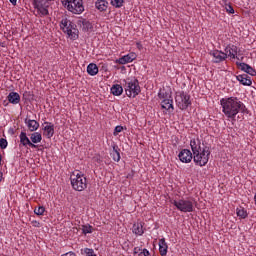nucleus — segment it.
I'll list each match as a JSON object with an SVG mask.
<instances>
[{
  "label": "nucleus",
  "instance_id": "nucleus-4",
  "mask_svg": "<svg viewBox=\"0 0 256 256\" xmlns=\"http://www.w3.org/2000/svg\"><path fill=\"white\" fill-rule=\"evenodd\" d=\"M123 87L127 97H137L141 93V86L139 85V80L137 78H127L123 80Z\"/></svg>",
  "mask_w": 256,
  "mask_h": 256
},
{
  "label": "nucleus",
  "instance_id": "nucleus-3",
  "mask_svg": "<svg viewBox=\"0 0 256 256\" xmlns=\"http://www.w3.org/2000/svg\"><path fill=\"white\" fill-rule=\"evenodd\" d=\"M60 29L63 33H66L72 41H77V39H79V29H77V24L73 23L69 18L63 17L61 19Z\"/></svg>",
  "mask_w": 256,
  "mask_h": 256
},
{
  "label": "nucleus",
  "instance_id": "nucleus-32",
  "mask_svg": "<svg viewBox=\"0 0 256 256\" xmlns=\"http://www.w3.org/2000/svg\"><path fill=\"white\" fill-rule=\"evenodd\" d=\"M82 232L84 235H87L89 233H93V226L87 224L82 226Z\"/></svg>",
  "mask_w": 256,
  "mask_h": 256
},
{
  "label": "nucleus",
  "instance_id": "nucleus-46",
  "mask_svg": "<svg viewBox=\"0 0 256 256\" xmlns=\"http://www.w3.org/2000/svg\"><path fill=\"white\" fill-rule=\"evenodd\" d=\"M137 46H138V47H141V44H140V43H137Z\"/></svg>",
  "mask_w": 256,
  "mask_h": 256
},
{
  "label": "nucleus",
  "instance_id": "nucleus-37",
  "mask_svg": "<svg viewBox=\"0 0 256 256\" xmlns=\"http://www.w3.org/2000/svg\"><path fill=\"white\" fill-rule=\"evenodd\" d=\"M226 11H227V13H230L231 15H233V13H235V9H233V6H231L230 4H226Z\"/></svg>",
  "mask_w": 256,
  "mask_h": 256
},
{
  "label": "nucleus",
  "instance_id": "nucleus-15",
  "mask_svg": "<svg viewBox=\"0 0 256 256\" xmlns=\"http://www.w3.org/2000/svg\"><path fill=\"white\" fill-rule=\"evenodd\" d=\"M77 25L82 28V31H84V33H89L93 29V24L85 18H80L77 21Z\"/></svg>",
  "mask_w": 256,
  "mask_h": 256
},
{
  "label": "nucleus",
  "instance_id": "nucleus-8",
  "mask_svg": "<svg viewBox=\"0 0 256 256\" xmlns=\"http://www.w3.org/2000/svg\"><path fill=\"white\" fill-rule=\"evenodd\" d=\"M175 101L178 109L185 111L191 105V96L185 91L176 92Z\"/></svg>",
  "mask_w": 256,
  "mask_h": 256
},
{
  "label": "nucleus",
  "instance_id": "nucleus-19",
  "mask_svg": "<svg viewBox=\"0 0 256 256\" xmlns=\"http://www.w3.org/2000/svg\"><path fill=\"white\" fill-rule=\"evenodd\" d=\"M236 79L241 85H244L245 87H251V85H253V80H251L247 74H240L236 76Z\"/></svg>",
  "mask_w": 256,
  "mask_h": 256
},
{
  "label": "nucleus",
  "instance_id": "nucleus-43",
  "mask_svg": "<svg viewBox=\"0 0 256 256\" xmlns=\"http://www.w3.org/2000/svg\"><path fill=\"white\" fill-rule=\"evenodd\" d=\"M35 227H39V222L35 221Z\"/></svg>",
  "mask_w": 256,
  "mask_h": 256
},
{
  "label": "nucleus",
  "instance_id": "nucleus-41",
  "mask_svg": "<svg viewBox=\"0 0 256 256\" xmlns=\"http://www.w3.org/2000/svg\"><path fill=\"white\" fill-rule=\"evenodd\" d=\"M3 181V172H0V183Z\"/></svg>",
  "mask_w": 256,
  "mask_h": 256
},
{
  "label": "nucleus",
  "instance_id": "nucleus-28",
  "mask_svg": "<svg viewBox=\"0 0 256 256\" xmlns=\"http://www.w3.org/2000/svg\"><path fill=\"white\" fill-rule=\"evenodd\" d=\"M30 141L33 145H37V143H41V141H43V136L39 132H34L30 135Z\"/></svg>",
  "mask_w": 256,
  "mask_h": 256
},
{
  "label": "nucleus",
  "instance_id": "nucleus-17",
  "mask_svg": "<svg viewBox=\"0 0 256 256\" xmlns=\"http://www.w3.org/2000/svg\"><path fill=\"white\" fill-rule=\"evenodd\" d=\"M135 59H137V55L135 53H129L127 55L120 57L117 60V63H119V65H127V63H133Z\"/></svg>",
  "mask_w": 256,
  "mask_h": 256
},
{
  "label": "nucleus",
  "instance_id": "nucleus-33",
  "mask_svg": "<svg viewBox=\"0 0 256 256\" xmlns=\"http://www.w3.org/2000/svg\"><path fill=\"white\" fill-rule=\"evenodd\" d=\"M7 145H9V142H7V139L0 138V149H7Z\"/></svg>",
  "mask_w": 256,
  "mask_h": 256
},
{
  "label": "nucleus",
  "instance_id": "nucleus-12",
  "mask_svg": "<svg viewBox=\"0 0 256 256\" xmlns=\"http://www.w3.org/2000/svg\"><path fill=\"white\" fill-rule=\"evenodd\" d=\"M43 135L46 139H51L55 135V125L51 122H44Z\"/></svg>",
  "mask_w": 256,
  "mask_h": 256
},
{
  "label": "nucleus",
  "instance_id": "nucleus-42",
  "mask_svg": "<svg viewBox=\"0 0 256 256\" xmlns=\"http://www.w3.org/2000/svg\"><path fill=\"white\" fill-rule=\"evenodd\" d=\"M35 227H39V222L35 221Z\"/></svg>",
  "mask_w": 256,
  "mask_h": 256
},
{
  "label": "nucleus",
  "instance_id": "nucleus-34",
  "mask_svg": "<svg viewBox=\"0 0 256 256\" xmlns=\"http://www.w3.org/2000/svg\"><path fill=\"white\" fill-rule=\"evenodd\" d=\"M34 213H35V215H39V216L43 215V213H45V207L40 206V207L34 209Z\"/></svg>",
  "mask_w": 256,
  "mask_h": 256
},
{
  "label": "nucleus",
  "instance_id": "nucleus-13",
  "mask_svg": "<svg viewBox=\"0 0 256 256\" xmlns=\"http://www.w3.org/2000/svg\"><path fill=\"white\" fill-rule=\"evenodd\" d=\"M236 65L241 71H243L244 73H247V75H251V77H255L256 71L249 64L245 62H236Z\"/></svg>",
  "mask_w": 256,
  "mask_h": 256
},
{
  "label": "nucleus",
  "instance_id": "nucleus-6",
  "mask_svg": "<svg viewBox=\"0 0 256 256\" xmlns=\"http://www.w3.org/2000/svg\"><path fill=\"white\" fill-rule=\"evenodd\" d=\"M70 181L74 191H85L87 188V178L83 173L74 172L70 176Z\"/></svg>",
  "mask_w": 256,
  "mask_h": 256
},
{
  "label": "nucleus",
  "instance_id": "nucleus-24",
  "mask_svg": "<svg viewBox=\"0 0 256 256\" xmlns=\"http://www.w3.org/2000/svg\"><path fill=\"white\" fill-rule=\"evenodd\" d=\"M110 91L115 97H121V95H123V86L120 84H114L112 85Z\"/></svg>",
  "mask_w": 256,
  "mask_h": 256
},
{
  "label": "nucleus",
  "instance_id": "nucleus-9",
  "mask_svg": "<svg viewBox=\"0 0 256 256\" xmlns=\"http://www.w3.org/2000/svg\"><path fill=\"white\" fill-rule=\"evenodd\" d=\"M158 97L159 99H162L161 101L162 109H165L166 111H170L171 113L175 111V107L173 106V98L171 96L167 98V94H165L164 92H159Z\"/></svg>",
  "mask_w": 256,
  "mask_h": 256
},
{
  "label": "nucleus",
  "instance_id": "nucleus-2",
  "mask_svg": "<svg viewBox=\"0 0 256 256\" xmlns=\"http://www.w3.org/2000/svg\"><path fill=\"white\" fill-rule=\"evenodd\" d=\"M190 147L193 153V161L199 167H205L209 163V157H211V150L209 146L201 144L199 138L190 140Z\"/></svg>",
  "mask_w": 256,
  "mask_h": 256
},
{
  "label": "nucleus",
  "instance_id": "nucleus-27",
  "mask_svg": "<svg viewBox=\"0 0 256 256\" xmlns=\"http://www.w3.org/2000/svg\"><path fill=\"white\" fill-rule=\"evenodd\" d=\"M87 73H88V75H91V77H95V75H97V73H99V67L97 66V64L90 63L87 66Z\"/></svg>",
  "mask_w": 256,
  "mask_h": 256
},
{
  "label": "nucleus",
  "instance_id": "nucleus-22",
  "mask_svg": "<svg viewBox=\"0 0 256 256\" xmlns=\"http://www.w3.org/2000/svg\"><path fill=\"white\" fill-rule=\"evenodd\" d=\"M112 149L113 150L110 153V156L112 157L113 161H115L116 163H119L121 161V153H119L121 149H119V146L117 145H113Z\"/></svg>",
  "mask_w": 256,
  "mask_h": 256
},
{
  "label": "nucleus",
  "instance_id": "nucleus-16",
  "mask_svg": "<svg viewBox=\"0 0 256 256\" xmlns=\"http://www.w3.org/2000/svg\"><path fill=\"white\" fill-rule=\"evenodd\" d=\"M20 143L23 145V147H31L32 149H37V145L33 144L29 137H27L26 132H21L19 135Z\"/></svg>",
  "mask_w": 256,
  "mask_h": 256
},
{
  "label": "nucleus",
  "instance_id": "nucleus-11",
  "mask_svg": "<svg viewBox=\"0 0 256 256\" xmlns=\"http://www.w3.org/2000/svg\"><path fill=\"white\" fill-rule=\"evenodd\" d=\"M178 159H180L181 163H191L193 160V153L189 149H183L178 154Z\"/></svg>",
  "mask_w": 256,
  "mask_h": 256
},
{
  "label": "nucleus",
  "instance_id": "nucleus-5",
  "mask_svg": "<svg viewBox=\"0 0 256 256\" xmlns=\"http://www.w3.org/2000/svg\"><path fill=\"white\" fill-rule=\"evenodd\" d=\"M171 203L178 211H181V213H193L195 211V204L191 198L171 200Z\"/></svg>",
  "mask_w": 256,
  "mask_h": 256
},
{
  "label": "nucleus",
  "instance_id": "nucleus-45",
  "mask_svg": "<svg viewBox=\"0 0 256 256\" xmlns=\"http://www.w3.org/2000/svg\"><path fill=\"white\" fill-rule=\"evenodd\" d=\"M34 2H41V0H34Z\"/></svg>",
  "mask_w": 256,
  "mask_h": 256
},
{
  "label": "nucleus",
  "instance_id": "nucleus-26",
  "mask_svg": "<svg viewBox=\"0 0 256 256\" xmlns=\"http://www.w3.org/2000/svg\"><path fill=\"white\" fill-rule=\"evenodd\" d=\"M95 7L96 9H98V11H107V7H109V2H107L106 0H97L95 2Z\"/></svg>",
  "mask_w": 256,
  "mask_h": 256
},
{
  "label": "nucleus",
  "instance_id": "nucleus-20",
  "mask_svg": "<svg viewBox=\"0 0 256 256\" xmlns=\"http://www.w3.org/2000/svg\"><path fill=\"white\" fill-rule=\"evenodd\" d=\"M24 123L29 129V131H31L32 133L37 131V129H39V122H37L36 120H31L26 118L24 120Z\"/></svg>",
  "mask_w": 256,
  "mask_h": 256
},
{
  "label": "nucleus",
  "instance_id": "nucleus-14",
  "mask_svg": "<svg viewBox=\"0 0 256 256\" xmlns=\"http://www.w3.org/2000/svg\"><path fill=\"white\" fill-rule=\"evenodd\" d=\"M224 51V53H226L227 57H230V59H239L237 57V53H239V48L236 45H227Z\"/></svg>",
  "mask_w": 256,
  "mask_h": 256
},
{
  "label": "nucleus",
  "instance_id": "nucleus-18",
  "mask_svg": "<svg viewBox=\"0 0 256 256\" xmlns=\"http://www.w3.org/2000/svg\"><path fill=\"white\" fill-rule=\"evenodd\" d=\"M34 8L36 9V15H39V17H45L49 15V10L47 7L41 5V2H34Z\"/></svg>",
  "mask_w": 256,
  "mask_h": 256
},
{
  "label": "nucleus",
  "instance_id": "nucleus-23",
  "mask_svg": "<svg viewBox=\"0 0 256 256\" xmlns=\"http://www.w3.org/2000/svg\"><path fill=\"white\" fill-rule=\"evenodd\" d=\"M159 253L161 256H167V251L169 249V246L167 245V242H165V238H162L159 240Z\"/></svg>",
  "mask_w": 256,
  "mask_h": 256
},
{
  "label": "nucleus",
  "instance_id": "nucleus-31",
  "mask_svg": "<svg viewBox=\"0 0 256 256\" xmlns=\"http://www.w3.org/2000/svg\"><path fill=\"white\" fill-rule=\"evenodd\" d=\"M112 7H115L116 9H121L123 7V3H125V0H111Z\"/></svg>",
  "mask_w": 256,
  "mask_h": 256
},
{
  "label": "nucleus",
  "instance_id": "nucleus-29",
  "mask_svg": "<svg viewBox=\"0 0 256 256\" xmlns=\"http://www.w3.org/2000/svg\"><path fill=\"white\" fill-rule=\"evenodd\" d=\"M80 254L82 256H97L93 248H82L80 249Z\"/></svg>",
  "mask_w": 256,
  "mask_h": 256
},
{
  "label": "nucleus",
  "instance_id": "nucleus-39",
  "mask_svg": "<svg viewBox=\"0 0 256 256\" xmlns=\"http://www.w3.org/2000/svg\"><path fill=\"white\" fill-rule=\"evenodd\" d=\"M61 256H77L74 252H67L65 254H62Z\"/></svg>",
  "mask_w": 256,
  "mask_h": 256
},
{
  "label": "nucleus",
  "instance_id": "nucleus-7",
  "mask_svg": "<svg viewBox=\"0 0 256 256\" xmlns=\"http://www.w3.org/2000/svg\"><path fill=\"white\" fill-rule=\"evenodd\" d=\"M61 3L70 13H74V15H81L85 11L83 0H61Z\"/></svg>",
  "mask_w": 256,
  "mask_h": 256
},
{
  "label": "nucleus",
  "instance_id": "nucleus-30",
  "mask_svg": "<svg viewBox=\"0 0 256 256\" xmlns=\"http://www.w3.org/2000/svg\"><path fill=\"white\" fill-rule=\"evenodd\" d=\"M236 215L237 217H240V219H247L249 214L247 213V210H245V208L239 207L236 209Z\"/></svg>",
  "mask_w": 256,
  "mask_h": 256
},
{
  "label": "nucleus",
  "instance_id": "nucleus-36",
  "mask_svg": "<svg viewBox=\"0 0 256 256\" xmlns=\"http://www.w3.org/2000/svg\"><path fill=\"white\" fill-rule=\"evenodd\" d=\"M142 251H143V249L141 247H135L134 251H133V255L134 256H142V253H141Z\"/></svg>",
  "mask_w": 256,
  "mask_h": 256
},
{
  "label": "nucleus",
  "instance_id": "nucleus-25",
  "mask_svg": "<svg viewBox=\"0 0 256 256\" xmlns=\"http://www.w3.org/2000/svg\"><path fill=\"white\" fill-rule=\"evenodd\" d=\"M132 231L135 235H143V233H145V230L143 229V223L141 222H136L133 224V227H132Z\"/></svg>",
  "mask_w": 256,
  "mask_h": 256
},
{
  "label": "nucleus",
  "instance_id": "nucleus-1",
  "mask_svg": "<svg viewBox=\"0 0 256 256\" xmlns=\"http://www.w3.org/2000/svg\"><path fill=\"white\" fill-rule=\"evenodd\" d=\"M220 105L222 106V112L228 119H235L238 113H242L243 115L249 114L247 106L237 97L222 98Z\"/></svg>",
  "mask_w": 256,
  "mask_h": 256
},
{
  "label": "nucleus",
  "instance_id": "nucleus-21",
  "mask_svg": "<svg viewBox=\"0 0 256 256\" xmlns=\"http://www.w3.org/2000/svg\"><path fill=\"white\" fill-rule=\"evenodd\" d=\"M7 100L9 103H12V105H18L21 101V96L17 92H10L7 96Z\"/></svg>",
  "mask_w": 256,
  "mask_h": 256
},
{
  "label": "nucleus",
  "instance_id": "nucleus-35",
  "mask_svg": "<svg viewBox=\"0 0 256 256\" xmlns=\"http://www.w3.org/2000/svg\"><path fill=\"white\" fill-rule=\"evenodd\" d=\"M122 131H123V126L121 125L116 126L113 132L114 137H117L119 133H121Z\"/></svg>",
  "mask_w": 256,
  "mask_h": 256
},
{
  "label": "nucleus",
  "instance_id": "nucleus-38",
  "mask_svg": "<svg viewBox=\"0 0 256 256\" xmlns=\"http://www.w3.org/2000/svg\"><path fill=\"white\" fill-rule=\"evenodd\" d=\"M142 256H151V252L147 248L142 249Z\"/></svg>",
  "mask_w": 256,
  "mask_h": 256
},
{
  "label": "nucleus",
  "instance_id": "nucleus-40",
  "mask_svg": "<svg viewBox=\"0 0 256 256\" xmlns=\"http://www.w3.org/2000/svg\"><path fill=\"white\" fill-rule=\"evenodd\" d=\"M12 5H17V0H9Z\"/></svg>",
  "mask_w": 256,
  "mask_h": 256
},
{
  "label": "nucleus",
  "instance_id": "nucleus-44",
  "mask_svg": "<svg viewBox=\"0 0 256 256\" xmlns=\"http://www.w3.org/2000/svg\"><path fill=\"white\" fill-rule=\"evenodd\" d=\"M9 133H13V129H10V130H9Z\"/></svg>",
  "mask_w": 256,
  "mask_h": 256
},
{
  "label": "nucleus",
  "instance_id": "nucleus-10",
  "mask_svg": "<svg viewBox=\"0 0 256 256\" xmlns=\"http://www.w3.org/2000/svg\"><path fill=\"white\" fill-rule=\"evenodd\" d=\"M211 57H213L214 63H223V61H227V53L221 50H211L210 51Z\"/></svg>",
  "mask_w": 256,
  "mask_h": 256
}]
</instances>
